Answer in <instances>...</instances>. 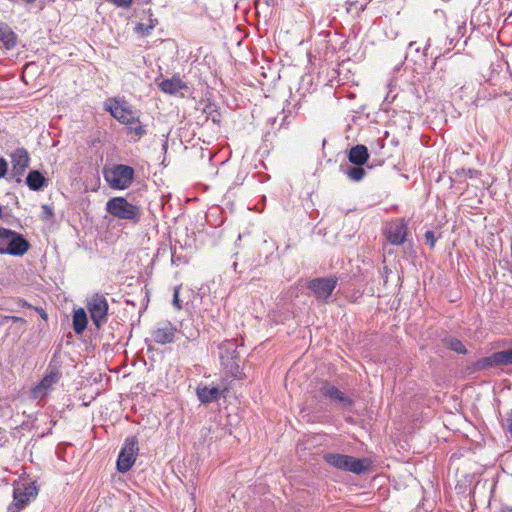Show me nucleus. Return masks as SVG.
Wrapping results in <instances>:
<instances>
[{
    "label": "nucleus",
    "mask_w": 512,
    "mask_h": 512,
    "mask_svg": "<svg viewBox=\"0 0 512 512\" xmlns=\"http://www.w3.org/2000/svg\"><path fill=\"white\" fill-rule=\"evenodd\" d=\"M104 110L126 126V134L130 142L137 143L147 134V129L135 115L133 106L124 97H109L104 101Z\"/></svg>",
    "instance_id": "1"
},
{
    "label": "nucleus",
    "mask_w": 512,
    "mask_h": 512,
    "mask_svg": "<svg viewBox=\"0 0 512 512\" xmlns=\"http://www.w3.org/2000/svg\"><path fill=\"white\" fill-rule=\"evenodd\" d=\"M105 209L112 217L137 224L141 220V207L129 202L125 197H112L106 202Z\"/></svg>",
    "instance_id": "2"
},
{
    "label": "nucleus",
    "mask_w": 512,
    "mask_h": 512,
    "mask_svg": "<svg viewBox=\"0 0 512 512\" xmlns=\"http://www.w3.org/2000/svg\"><path fill=\"white\" fill-rule=\"evenodd\" d=\"M31 244L12 229L0 227V254L21 257L28 252Z\"/></svg>",
    "instance_id": "3"
},
{
    "label": "nucleus",
    "mask_w": 512,
    "mask_h": 512,
    "mask_svg": "<svg viewBox=\"0 0 512 512\" xmlns=\"http://www.w3.org/2000/svg\"><path fill=\"white\" fill-rule=\"evenodd\" d=\"M103 177L113 190L128 189L135 180V170L126 164H113L103 169Z\"/></svg>",
    "instance_id": "4"
},
{
    "label": "nucleus",
    "mask_w": 512,
    "mask_h": 512,
    "mask_svg": "<svg viewBox=\"0 0 512 512\" xmlns=\"http://www.w3.org/2000/svg\"><path fill=\"white\" fill-rule=\"evenodd\" d=\"M324 460L330 466L356 475L367 472L370 468L368 459L356 458L354 456L329 452L324 455Z\"/></svg>",
    "instance_id": "5"
},
{
    "label": "nucleus",
    "mask_w": 512,
    "mask_h": 512,
    "mask_svg": "<svg viewBox=\"0 0 512 512\" xmlns=\"http://www.w3.org/2000/svg\"><path fill=\"white\" fill-rule=\"evenodd\" d=\"M238 346L236 339L224 340L218 345V350L221 365L231 376L241 379Z\"/></svg>",
    "instance_id": "6"
},
{
    "label": "nucleus",
    "mask_w": 512,
    "mask_h": 512,
    "mask_svg": "<svg viewBox=\"0 0 512 512\" xmlns=\"http://www.w3.org/2000/svg\"><path fill=\"white\" fill-rule=\"evenodd\" d=\"M38 495L35 481L23 480L15 483L13 502L8 506V512H20Z\"/></svg>",
    "instance_id": "7"
},
{
    "label": "nucleus",
    "mask_w": 512,
    "mask_h": 512,
    "mask_svg": "<svg viewBox=\"0 0 512 512\" xmlns=\"http://www.w3.org/2000/svg\"><path fill=\"white\" fill-rule=\"evenodd\" d=\"M86 308L93 325L100 329L108 320L109 304L103 294L95 293L87 299Z\"/></svg>",
    "instance_id": "8"
},
{
    "label": "nucleus",
    "mask_w": 512,
    "mask_h": 512,
    "mask_svg": "<svg viewBox=\"0 0 512 512\" xmlns=\"http://www.w3.org/2000/svg\"><path fill=\"white\" fill-rule=\"evenodd\" d=\"M139 446L136 436H130L125 439L116 461L117 471L120 473L128 472L134 465L138 455Z\"/></svg>",
    "instance_id": "9"
},
{
    "label": "nucleus",
    "mask_w": 512,
    "mask_h": 512,
    "mask_svg": "<svg viewBox=\"0 0 512 512\" xmlns=\"http://www.w3.org/2000/svg\"><path fill=\"white\" fill-rule=\"evenodd\" d=\"M319 392L321 396L328 399L331 404L344 408L348 411H351L354 407V399L327 380L321 383Z\"/></svg>",
    "instance_id": "10"
},
{
    "label": "nucleus",
    "mask_w": 512,
    "mask_h": 512,
    "mask_svg": "<svg viewBox=\"0 0 512 512\" xmlns=\"http://www.w3.org/2000/svg\"><path fill=\"white\" fill-rule=\"evenodd\" d=\"M337 283L338 278L336 276L317 277L307 283V288L313 293L317 301L326 303Z\"/></svg>",
    "instance_id": "11"
},
{
    "label": "nucleus",
    "mask_w": 512,
    "mask_h": 512,
    "mask_svg": "<svg viewBox=\"0 0 512 512\" xmlns=\"http://www.w3.org/2000/svg\"><path fill=\"white\" fill-rule=\"evenodd\" d=\"M510 364H512V348L494 352L490 356L480 358L471 365L470 369L472 372H479Z\"/></svg>",
    "instance_id": "12"
},
{
    "label": "nucleus",
    "mask_w": 512,
    "mask_h": 512,
    "mask_svg": "<svg viewBox=\"0 0 512 512\" xmlns=\"http://www.w3.org/2000/svg\"><path fill=\"white\" fill-rule=\"evenodd\" d=\"M12 170L8 180L17 184L22 182V176L30 164V156L28 151L21 147L14 150L11 154Z\"/></svg>",
    "instance_id": "13"
},
{
    "label": "nucleus",
    "mask_w": 512,
    "mask_h": 512,
    "mask_svg": "<svg viewBox=\"0 0 512 512\" xmlns=\"http://www.w3.org/2000/svg\"><path fill=\"white\" fill-rule=\"evenodd\" d=\"M61 377V372L59 366L53 363V360L50 361L46 373L38 383V385L34 388L33 393L35 395L38 394H46L47 391L56 384Z\"/></svg>",
    "instance_id": "14"
},
{
    "label": "nucleus",
    "mask_w": 512,
    "mask_h": 512,
    "mask_svg": "<svg viewBox=\"0 0 512 512\" xmlns=\"http://www.w3.org/2000/svg\"><path fill=\"white\" fill-rule=\"evenodd\" d=\"M411 78H414L412 71L407 70L403 64H399L392 71L388 87L403 92L406 90V82H413Z\"/></svg>",
    "instance_id": "15"
},
{
    "label": "nucleus",
    "mask_w": 512,
    "mask_h": 512,
    "mask_svg": "<svg viewBox=\"0 0 512 512\" xmlns=\"http://www.w3.org/2000/svg\"><path fill=\"white\" fill-rule=\"evenodd\" d=\"M176 328L171 324V322L166 321L160 323L152 332V337L154 341L158 344L165 345L168 343H172L175 338Z\"/></svg>",
    "instance_id": "16"
},
{
    "label": "nucleus",
    "mask_w": 512,
    "mask_h": 512,
    "mask_svg": "<svg viewBox=\"0 0 512 512\" xmlns=\"http://www.w3.org/2000/svg\"><path fill=\"white\" fill-rule=\"evenodd\" d=\"M224 390L218 386L200 384L196 388V395L202 404H210L218 401L223 396Z\"/></svg>",
    "instance_id": "17"
},
{
    "label": "nucleus",
    "mask_w": 512,
    "mask_h": 512,
    "mask_svg": "<svg viewBox=\"0 0 512 512\" xmlns=\"http://www.w3.org/2000/svg\"><path fill=\"white\" fill-rule=\"evenodd\" d=\"M407 236V223L400 219L397 223L387 229V239L392 245L399 246L403 244Z\"/></svg>",
    "instance_id": "18"
},
{
    "label": "nucleus",
    "mask_w": 512,
    "mask_h": 512,
    "mask_svg": "<svg viewBox=\"0 0 512 512\" xmlns=\"http://www.w3.org/2000/svg\"><path fill=\"white\" fill-rule=\"evenodd\" d=\"M369 157L368 148L363 144H357L347 151L349 164L365 165Z\"/></svg>",
    "instance_id": "19"
},
{
    "label": "nucleus",
    "mask_w": 512,
    "mask_h": 512,
    "mask_svg": "<svg viewBox=\"0 0 512 512\" xmlns=\"http://www.w3.org/2000/svg\"><path fill=\"white\" fill-rule=\"evenodd\" d=\"M25 184L32 191H41L48 186V179L39 170H30L26 176Z\"/></svg>",
    "instance_id": "20"
},
{
    "label": "nucleus",
    "mask_w": 512,
    "mask_h": 512,
    "mask_svg": "<svg viewBox=\"0 0 512 512\" xmlns=\"http://www.w3.org/2000/svg\"><path fill=\"white\" fill-rule=\"evenodd\" d=\"M341 173L347 176L350 181L360 182L367 174L364 165L341 164L339 167Z\"/></svg>",
    "instance_id": "21"
},
{
    "label": "nucleus",
    "mask_w": 512,
    "mask_h": 512,
    "mask_svg": "<svg viewBox=\"0 0 512 512\" xmlns=\"http://www.w3.org/2000/svg\"><path fill=\"white\" fill-rule=\"evenodd\" d=\"M159 88L162 92L169 95H176L181 90L187 88V84L182 81L179 77L173 76L170 79H164L160 84Z\"/></svg>",
    "instance_id": "22"
},
{
    "label": "nucleus",
    "mask_w": 512,
    "mask_h": 512,
    "mask_svg": "<svg viewBox=\"0 0 512 512\" xmlns=\"http://www.w3.org/2000/svg\"><path fill=\"white\" fill-rule=\"evenodd\" d=\"M0 43L6 50L13 49L17 43L16 33L5 22L0 23Z\"/></svg>",
    "instance_id": "23"
},
{
    "label": "nucleus",
    "mask_w": 512,
    "mask_h": 512,
    "mask_svg": "<svg viewBox=\"0 0 512 512\" xmlns=\"http://www.w3.org/2000/svg\"><path fill=\"white\" fill-rule=\"evenodd\" d=\"M73 330L76 334H82L88 325V317L83 308L74 311L72 316Z\"/></svg>",
    "instance_id": "24"
},
{
    "label": "nucleus",
    "mask_w": 512,
    "mask_h": 512,
    "mask_svg": "<svg viewBox=\"0 0 512 512\" xmlns=\"http://www.w3.org/2000/svg\"><path fill=\"white\" fill-rule=\"evenodd\" d=\"M143 13L147 17V23H143V22L138 23L135 27V31L137 33L141 34L142 36H147L155 28L158 21L156 18H153V13L150 8L144 10Z\"/></svg>",
    "instance_id": "25"
},
{
    "label": "nucleus",
    "mask_w": 512,
    "mask_h": 512,
    "mask_svg": "<svg viewBox=\"0 0 512 512\" xmlns=\"http://www.w3.org/2000/svg\"><path fill=\"white\" fill-rule=\"evenodd\" d=\"M442 343L449 350L457 353V354H467L468 351L462 341L454 336L446 335L441 339Z\"/></svg>",
    "instance_id": "26"
},
{
    "label": "nucleus",
    "mask_w": 512,
    "mask_h": 512,
    "mask_svg": "<svg viewBox=\"0 0 512 512\" xmlns=\"http://www.w3.org/2000/svg\"><path fill=\"white\" fill-rule=\"evenodd\" d=\"M431 46H432V39L431 38L427 39L426 44H425V46H424L422 51H421L420 47L417 46V43L415 41H412L408 45L407 55L410 54L412 50H414L415 53L418 54V59H424V58H426L428 56V51H429Z\"/></svg>",
    "instance_id": "27"
},
{
    "label": "nucleus",
    "mask_w": 512,
    "mask_h": 512,
    "mask_svg": "<svg viewBox=\"0 0 512 512\" xmlns=\"http://www.w3.org/2000/svg\"><path fill=\"white\" fill-rule=\"evenodd\" d=\"M404 92L412 95L417 102L421 99V91L414 82H406V90Z\"/></svg>",
    "instance_id": "28"
},
{
    "label": "nucleus",
    "mask_w": 512,
    "mask_h": 512,
    "mask_svg": "<svg viewBox=\"0 0 512 512\" xmlns=\"http://www.w3.org/2000/svg\"><path fill=\"white\" fill-rule=\"evenodd\" d=\"M180 333L188 340H193L198 336V330L195 328L187 329L184 322L181 323Z\"/></svg>",
    "instance_id": "29"
},
{
    "label": "nucleus",
    "mask_w": 512,
    "mask_h": 512,
    "mask_svg": "<svg viewBox=\"0 0 512 512\" xmlns=\"http://www.w3.org/2000/svg\"><path fill=\"white\" fill-rule=\"evenodd\" d=\"M501 426L505 432H508L512 438V410L505 419H502Z\"/></svg>",
    "instance_id": "30"
},
{
    "label": "nucleus",
    "mask_w": 512,
    "mask_h": 512,
    "mask_svg": "<svg viewBox=\"0 0 512 512\" xmlns=\"http://www.w3.org/2000/svg\"><path fill=\"white\" fill-rule=\"evenodd\" d=\"M117 8L128 9L131 7L133 0H107Z\"/></svg>",
    "instance_id": "31"
},
{
    "label": "nucleus",
    "mask_w": 512,
    "mask_h": 512,
    "mask_svg": "<svg viewBox=\"0 0 512 512\" xmlns=\"http://www.w3.org/2000/svg\"><path fill=\"white\" fill-rule=\"evenodd\" d=\"M425 242L432 249L435 247L436 237L432 230H427L424 234Z\"/></svg>",
    "instance_id": "32"
},
{
    "label": "nucleus",
    "mask_w": 512,
    "mask_h": 512,
    "mask_svg": "<svg viewBox=\"0 0 512 512\" xmlns=\"http://www.w3.org/2000/svg\"><path fill=\"white\" fill-rule=\"evenodd\" d=\"M387 89H388V92L386 94L384 102L392 103L396 99V97L398 95V91L396 89H392V87H388V86H387Z\"/></svg>",
    "instance_id": "33"
},
{
    "label": "nucleus",
    "mask_w": 512,
    "mask_h": 512,
    "mask_svg": "<svg viewBox=\"0 0 512 512\" xmlns=\"http://www.w3.org/2000/svg\"><path fill=\"white\" fill-rule=\"evenodd\" d=\"M53 216H54L53 209L46 204L42 205V219L49 220Z\"/></svg>",
    "instance_id": "34"
},
{
    "label": "nucleus",
    "mask_w": 512,
    "mask_h": 512,
    "mask_svg": "<svg viewBox=\"0 0 512 512\" xmlns=\"http://www.w3.org/2000/svg\"><path fill=\"white\" fill-rule=\"evenodd\" d=\"M8 173V162L5 158L0 157V179L4 178Z\"/></svg>",
    "instance_id": "35"
},
{
    "label": "nucleus",
    "mask_w": 512,
    "mask_h": 512,
    "mask_svg": "<svg viewBox=\"0 0 512 512\" xmlns=\"http://www.w3.org/2000/svg\"><path fill=\"white\" fill-rule=\"evenodd\" d=\"M172 303H173V306H174L176 309L180 310V309L182 308L181 300H180V298H179V287H176V288L174 289V293H173V301H172Z\"/></svg>",
    "instance_id": "36"
},
{
    "label": "nucleus",
    "mask_w": 512,
    "mask_h": 512,
    "mask_svg": "<svg viewBox=\"0 0 512 512\" xmlns=\"http://www.w3.org/2000/svg\"><path fill=\"white\" fill-rule=\"evenodd\" d=\"M454 41H455L454 38L447 36L445 38L444 47H442L441 45H439L438 47H439L440 50L442 48H445L446 51H450L452 49V47L455 46Z\"/></svg>",
    "instance_id": "37"
},
{
    "label": "nucleus",
    "mask_w": 512,
    "mask_h": 512,
    "mask_svg": "<svg viewBox=\"0 0 512 512\" xmlns=\"http://www.w3.org/2000/svg\"><path fill=\"white\" fill-rule=\"evenodd\" d=\"M176 250H177V246L175 244L174 246L171 247V262H172V264L178 265L179 262L181 261V257L177 256Z\"/></svg>",
    "instance_id": "38"
},
{
    "label": "nucleus",
    "mask_w": 512,
    "mask_h": 512,
    "mask_svg": "<svg viewBox=\"0 0 512 512\" xmlns=\"http://www.w3.org/2000/svg\"><path fill=\"white\" fill-rule=\"evenodd\" d=\"M479 5L485 7L487 10H489L490 7H496V3H494V0H479Z\"/></svg>",
    "instance_id": "39"
},
{
    "label": "nucleus",
    "mask_w": 512,
    "mask_h": 512,
    "mask_svg": "<svg viewBox=\"0 0 512 512\" xmlns=\"http://www.w3.org/2000/svg\"><path fill=\"white\" fill-rule=\"evenodd\" d=\"M463 172L469 178H476L479 175V171H477L475 169H467V170H463Z\"/></svg>",
    "instance_id": "40"
},
{
    "label": "nucleus",
    "mask_w": 512,
    "mask_h": 512,
    "mask_svg": "<svg viewBox=\"0 0 512 512\" xmlns=\"http://www.w3.org/2000/svg\"><path fill=\"white\" fill-rule=\"evenodd\" d=\"M35 310L39 313V315L41 316L42 319L47 320L48 315L43 308L35 307Z\"/></svg>",
    "instance_id": "41"
},
{
    "label": "nucleus",
    "mask_w": 512,
    "mask_h": 512,
    "mask_svg": "<svg viewBox=\"0 0 512 512\" xmlns=\"http://www.w3.org/2000/svg\"><path fill=\"white\" fill-rule=\"evenodd\" d=\"M282 112H283L284 114H286V112H288V113H289V115H291V114H292V111H291L288 107H287V108H286V107H284V108H283V110H282ZM287 117H288L287 115H284V117H283V119H282V123L280 124V126H283V125H284V121L286 120V118H287Z\"/></svg>",
    "instance_id": "42"
},
{
    "label": "nucleus",
    "mask_w": 512,
    "mask_h": 512,
    "mask_svg": "<svg viewBox=\"0 0 512 512\" xmlns=\"http://www.w3.org/2000/svg\"><path fill=\"white\" fill-rule=\"evenodd\" d=\"M14 323H17V322H25V320L21 317H18V316H11L9 317Z\"/></svg>",
    "instance_id": "43"
},
{
    "label": "nucleus",
    "mask_w": 512,
    "mask_h": 512,
    "mask_svg": "<svg viewBox=\"0 0 512 512\" xmlns=\"http://www.w3.org/2000/svg\"><path fill=\"white\" fill-rule=\"evenodd\" d=\"M277 121V118L276 117H271L268 119V123L271 124V125H274Z\"/></svg>",
    "instance_id": "44"
},
{
    "label": "nucleus",
    "mask_w": 512,
    "mask_h": 512,
    "mask_svg": "<svg viewBox=\"0 0 512 512\" xmlns=\"http://www.w3.org/2000/svg\"><path fill=\"white\" fill-rule=\"evenodd\" d=\"M447 73H448L447 71H443V74H442V76H441V80H442V82H443V83H446V82H447V79H446V74H447Z\"/></svg>",
    "instance_id": "45"
},
{
    "label": "nucleus",
    "mask_w": 512,
    "mask_h": 512,
    "mask_svg": "<svg viewBox=\"0 0 512 512\" xmlns=\"http://www.w3.org/2000/svg\"><path fill=\"white\" fill-rule=\"evenodd\" d=\"M502 512H512V507H505L502 509Z\"/></svg>",
    "instance_id": "46"
},
{
    "label": "nucleus",
    "mask_w": 512,
    "mask_h": 512,
    "mask_svg": "<svg viewBox=\"0 0 512 512\" xmlns=\"http://www.w3.org/2000/svg\"><path fill=\"white\" fill-rule=\"evenodd\" d=\"M465 31V26H458V32L463 33Z\"/></svg>",
    "instance_id": "47"
},
{
    "label": "nucleus",
    "mask_w": 512,
    "mask_h": 512,
    "mask_svg": "<svg viewBox=\"0 0 512 512\" xmlns=\"http://www.w3.org/2000/svg\"><path fill=\"white\" fill-rule=\"evenodd\" d=\"M22 307H32L30 304H28L26 301L22 302Z\"/></svg>",
    "instance_id": "48"
},
{
    "label": "nucleus",
    "mask_w": 512,
    "mask_h": 512,
    "mask_svg": "<svg viewBox=\"0 0 512 512\" xmlns=\"http://www.w3.org/2000/svg\"><path fill=\"white\" fill-rule=\"evenodd\" d=\"M26 4H32L34 3L36 0H23Z\"/></svg>",
    "instance_id": "49"
},
{
    "label": "nucleus",
    "mask_w": 512,
    "mask_h": 512,
    "mask_svg": "<svg viewBox=\"0 0 512 512\" xmlns=\"http://www.w3.org/2000/svg\"><path fill=\"white\" fill-rule=\"evenodd\" d=\"M297 92L300 94L301 97L305 96V92H302L301 88H299Z\"/></svg>",
    "instance_id": "50"
},
{
    "label": "nucleus",
    "mask_w": 512,
    "mask_h": 512,
    "mask_svg": "<svg viewBox=\"0 0 512 512\" xmlns=\"http://www.w3.org/2000/svg\"><path fill=\"white\" fill-rule=\"evenodd\" d=\"M237 265H238V264H237V262H236V261H235V262H233L232 267H233L234 271H236V269H237Z\"/></svg>",
    "instance_id": "51"
},
{
    "label": "nucleus",
    "mask_w": 512,
    "mask_h": 512,
    "mask_svg": "<svg viewBox=\"0 0 512 512\" xmlns=\"http://www.w3.org/2000/svg\"><path fill=\"white\" fill-rule=\"evenodd\" d=\"M163 148H164V149H167V143H165V144L163 145Z\"/></svg>",
    "instance_id": "52"
}]
</instances>
